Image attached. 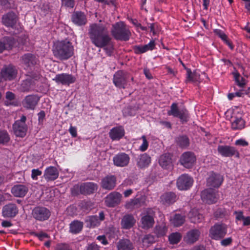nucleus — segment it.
<instances>
[{
	"label": "nucleus",
	"mask_w": 250,
	"mask_h": 250,
	"mask_svg": "<svg viewBox=\"0 0 250 250\" xmlns=\"http://www.w3.org/2000/svg\"><path fill=\"white\" fill-rule=\"evenodd\" d=\"M88 35L92 43L96 47L103 48L108 55L110 56L113 50L107 28L102 24L93 23L89 26Z\"/></svg>",
	"instance_id": "nucleus-1"
},
{
	"label": "nucleus",
	"mask_w": 250,
	"mask_h": 250,
	"mask_svg": "<svg viewBox=\"0 0 250 250\" xmlns=\"http://www.w3.org/2000/svg\"><path fill=\"white\" fill-rule=\"evenodd\" d=\"M53 52L56 58L61 60H66L73 55L74 47L69 41H57L54 43Z\"/></svg>",
	"instance_id": "nucleus-2"
},
{
	"label": "nucleus",
	"mask_w": 250,
	"mask_h": 250,
	"mask_svg": "<svg viewBox=\"0 0 250 250\" xmlns=\"http://www.w3.org/2000/svg\"><path fill=\"white\" fill-rule=\"evenodd\" d=\"M111 33L116 40L123 41H128L131 35L128 27L123 21L113 24Z\"/></svg>",
	"instance_id": "nucleus-3"
},
{
	"label": "nucleus",
	"mask_w": 250,
	"mask_h": 250,
	"mask_svg": "<svg viewBox=\"0 0 250 250\" xmlns=\"http://www.w3.org/2000/svg\"><path fill=\"white\" fill-rule=\"evenodd\" d=\"M168 116H172L174 117L178 118L182 123H186L189 119L188 111L184 107L179 108L177 103H172L170 106V109L167 111Z\"/></svg>",
	"instance_id": "nucleus-4"
},
{
	"label": "nucleus",
	"mask_w": 250,
	"mask_h": 250,
	"mask_svg": "<svg viewBox=\"0 0 250 250\" xmlns=\"http://www.w3.org/2000/svg\"><path fill=\"white\" fill-rule=\"evenodd\" d=\"M209 237L219 240L224 238L227 233V227L224 224H215L209 229Z\"/></svg>",
	"instance_id": "nucleus-5"
},
{
	"label": "nucleus",
	"mask_w": 250,
	"mask_h": 250,
	"mask_svg": "<svg viewBox=\"0 0 250 250\" xmlns=\"http://www.w3.org/2000/svg\"><path fill=\"white\" fill-rule=\"evenodd\" d=\"M129 79V76L126 72L119 70L114 75L113 82L117 87L125 89L127 87Z\"/></svg>",
	"instance_id": "nucleus-6"
},
{
	"label": "nucleus",
	"mask_w": 250,
	"mask_h": 250,
	"mask_svg": "<svg viewBox=\"0 0 250 250\" xmlns=\"http://www.w3.org/2000/svg\"><path fill=\"white\" fill-rule=\"evenodd\" d=\"M18 73V69L12 64L5 65L0 70V74L5 81H11L16 79Z\"/></svg>",
	"instance_id": "nucleus-7"
},
{
	"label": "nucleus",
	"mask_w": 250,
	"mask_h": 250,
	"mask_svg": "<svg viewBox=\"0 0 250 250\" xmlns=\"http://www.w3.org/2000/svg\"><path fill=\"white\" fill-rule=\"evenodd\" d=\"M32 215L37 221L42 222L49 219L51 215V212L50 210L45 207L38 206L33 209Z\"/></svg>",
	"instance_id": "nucleus-8"
},
{
	"label": "nucleus",
	"mask_w": 250,
	"mask_h": 250,
	"mask_svg": "<svg viewBox=\"0 0 250 250\" xmlns=\"http://www.w3.org/2000/svg\"><path fill=\"white\" fill-rule=\"evenodd\" d=\"M26 117L23 115L20 120L16 121L13 125L14 134L18 137H23L27 130V126L25 124Z\"/></svg>",
	"instance_id": "nucleus-9"
},
{
	"label": "nucleus",
	"mask_w": 250,
	"mask_h": 250,
	"mask_svg": "<svg viewBox=\"0 0 250 250\" xmlns=\"http://www.w3.org/2000/svg\"><path fill=\"white\" fill-rule=\"evenodd\" d=\"M217 192V190L211 188L206 189L201 192V198L208 204L215 203L218 199Z\"/></svg>",
	"instance_id": "nucleus-10"
},
{
	"label": "nucleus",
	"mask_w": 250,
	"mask_h": 250,
	"mask_svg": "<svg viewBox=\"0 0 250 250\" xmlns=\"http://www.w3.org/2000/svg\"><path fill=\"white\" fill-rule=\"evenodd\" d=\"M196 160V156L193 152L187 151L182 154L180 162L185 167L189 168L193 166Z\"/></svg>",
	"instance_id": "nucleus-11"
},
{
	"label": "nucleus",
	"mask_w": 250,
	"mask_h": 250,
	"mask_svg": "<svg viewBox=\"0 0 250 250\" xmlns=\"http://www.w3.org/2000/svg\"><path fill=\"white\" fill-rule=\"evenodd\" d=\"M193 179L188 175H181L177 180V187L179 190H187L192 185Z\"/></svg>",
	"instance_id": "nucleus-12"
},
{
	"label": "nucleus",
	"mask_w": 250,
	"mask_h": 250,
	"mask_svg": "<svg viewBox=\"0 0 250 250\" xmlns=\"http://www.w3.org/2000/svg\"><path fill=\"white\" fill-rule=\"evenodd\" d=\"M223 180L222 175L211 172L207 179V185L209 187L218 188L221 185Z\"/></svg>",
	"instance_id": "nucleus-13"
},
{
	"label": "nucleus",
	"mask_w": 250,
	"mask_h": 250,
	"mask_svg": "<svg viewBox=\"0 0 250 250\" xmlns=\"http://www.w3.org/2000/svg\"><path fill=\"white\" fill-rule=\"evenodd\" d=\"M122 197V194L119 192H111L105 198V204L108 207H114L120 203Z\"/></svg>",
	"instance_id": "nucleus-14"
},
{
	"label": "nucleus",
	"mask_w": 250,
	"mask_h": 250,
	"mask_svg": "<svg viewBox=\"0 0 250 250\" xmlns=\"http://www.w3.org/2000/svg\"><path fill=\"white\" fill-rule=\"evenodd\" d=\"M53 80L58 84L68 86L75 82L76 78L71 74L62 73L56 75Z\"/></svg>",
	"instance_id": "nucleus-15"
},
{
	"label": "nucleus",
	"mask_w": 250,
	"mask_h": 250,
	"mask_svg": "<svg viewBox=\"0 0 250 250\" xmlns=\"http://www.w3.org/2000/svg\"><path fill=\"white\" fill-rule=\"evenodd\" d=\"M18 208L14 203H8L4 206L2 209V215L4 218H14L18 214Z\"/></svg>",
	"instance_id": "nucleus-16"
},
{
	"label": "nucleus",
	"mask_w": 250,
	"mask_h": 250,
	"mask_svg": "<svg viewBox=\"0 0 250 250\" xmlns=\"http://www.w3.org/2000/svg\"><path fill=\"white\" fill-rule=\"evenodd\" d=\"M130 161L129 155L125 152H120L113 157V164L118 167L127 166Z\"/></svg>",
	"instance_id": "nucleus-17"
},
{
	"label": "nucleus",
	"mask_w": 250,
	"mask_h": 250,
	"mask_svg": "<svg viewBox=\"0 0 250 250\" xmlns=\"http://www.w3.org/2000/svg\"><path fill=\"white\" fill-rule=\"evenodd\" d=\"M16 41L13 37L6 36L0 40V53L4 50H9L15 46Z\"/></svg>",
	"instance_id": "nucleus-18"
},
{
	"label": "nucleus",
	"mask_w": 250,
	"mask_h": 250,
	"mask_svg": "<svg viewBox=\"0 0 250 250\" xmlns=\"http://www.w3.org/2000/svg\"><path fill=\"white\" fill-rule=\"evenodd\" d=\"M116 177L114 175H107L102 179L101 187L106 190H112L116 187Z\"/></svg>",
	"instance_id": "nucleus-19"
},
{
	"label": "nucleus",
	"mask_w": 250,
	"mask_h": 250,
	"mask_svg": "<svg viewBox=\"0 0 250 250\" xmlns=\"http://www.w3.org/2000/svg\"><path fill=\"white\" fill-rule=\"evenodd\" d=\"M21 60L22 64L27 69L35 66L38 62L37 57L31 53L25 54L21 57Z\"/></svg>",
	"instance_id": "nucleus-20"
},
{
	"label": "nucleus",
	"mask_w": 250,
	"mask_h": 250,
	"mask_svg": "<svg viewBox=\"0 0 250 250\" xmlns=\"http://www.w3.org/2000/svg\"><path fill=\"white\" fill-rule=\"evenodd\" d=\"M39 100L40 98L38 96L36 95H29L25 97L22 102V104L26 108L34 110L38 104Z\"/></svg>",
	"instance_id": "nucleus-21"
},
{
	"label": "nucleus",
	"mask_w": 250,
	"mask_h": 250,
	"mask_svg": "<svg viewBox=\"0 0 250 250\" xmlns=\"http://www.w3.org/2000/svg\"><path fill=\"white\" fill-rule=\"evenodd\" d=\"M12 194L16 197H23L28 191V187L23 184L14 185L11 190Z\"/></svg>",
	"instance_id": "nucleus-22"
},
{
	"label": "nucleus",
	"mask_w": 250,
	"mask_h": 250,
	"mask_svg": "<svg viewBox=\"0 0 250 250\" xmlns=\"http://www.w3.org/2000/svg\"><path fill=\"white\" fill-rule=\"evenodd\" d=\"M98 187L96 183L93 182L84 183L81 185L80 191L82 194H90L97 190Z\"/></svg>",
	"instance_id": "nucleus-23"
},
{
	"label": "nucleus",
	"mask_w": 250,
	"mask_h": 250,
	"mask_svg": "<svg viewBox=\"0 0 250 250\" xmlns=\"http://www.w3.org/2000/svg\"><path fill=\"white\" fill-rule=\"evenodd\" d=\"M72 22L78 26L84 25L87 22L86 16L83 12L75 11L72 15Z\"/></svg>",
	"instance_id": "nucleus-24"
},
{
	"label": "nucleus",
	"mask_w": 250,
	"mask_h": 250,
	"mask_svg": "<svg viewBox=\"0 0 250 250\" xmlns=\"http://www.w3.org/2000/svg\"><path fill=\"white\" fill-rule=\"evenodd\" d=\"M218 152L224 157H231L236 154L239 156V153L234 147L229 146H219L217 148Z\"/></svg>",
	"instance_id": "nucleus-25"
},
{
	"label": "nucleus",
	"mask_w": 250,
	"mask_h": 250,
	"mask_svg": "<svg viewBox=\"0 0 250 250\" xmlns=\"http://www.w3.org/2000/svg\"><path fill=\"white\" fill-rule=\"evenodd\" d=\"M2 23L7 27L14 28L17 21V18L15 13L9 12L2 17Z\"/></svg>",
	"instance_id": "nucleus-26"
},
{
	"label": "nucleus",
	"mask_w": 250,
	"mask_h": 250,
	"mask_svg": "<svg viewBox=\"0 0 250 250\" xmlns=\"http://www.w3.org/2000/svg\"><path fill=\"white\" fill-rule=\"evenodd\" d=\"M137 166L140 168H144L149 166L151 162L150 157L146 153L140 155L136 159Z\"/></svg>",
	"instance_id": "nucleus-27"
},
{
	"label": "nucleus",
	"mask_w": 250,
	"mask_h": 250,
	"mask_svg": "<svg viewBox=\"0 0 250 250\" xmlns=\"http://www.w3.org/2000/svg\"><path fill=\"white\" fill-rule=\"evenodd\" d=\"M39 78L40 76L38 75L33 79L28 78L23 80L21 84L20 90L23 92L29 91L31 90L35 84V81L37 80Z\"/></svg>",
	"instance_id": "nucleus-28"
},
{
	"label": "nucleus",
	"mask_w": 250,
	"mask_h": 250,
	"mask_svg": "<svg viewBox=\"0 0 250 250\" xmlns=\"http://www.w3.org/2000/svg\"><path fill=\"white\" fill-rule=\"evenodd\" d=\"M59 171L54 167H49L46 168L44 173V177L47 181H54L59 176Z\"/></svg>",
	"instance_id": "nucleus-29"
},
{
	"label": "nucleus",
	"mask_w": 250,
	"mask_h": 250,
	"mask_svg": "<svg viewBox=\"0 0 250 250\" xmlns=\"http://www.w3.org/2000/svg\"><path fill=\"white\" fill-rule=\"evenodd\" d=\"M125 134V130L122 126H116L112 128L109 132L110 138L113 140H119Z\"/></svg>",
	"instance_id": "nucleus-30"
},
{
	"label": "nucleus",
	"mask_w": 250,
	"mask_h": 250,
	"mask_svg": "<svg viewBox=\"0 0 250 250\" xmlns=\"http://www.w3.org/2000/svg\"><path fill=\"white\" fill-rule=\"evenodd\" d=\"M201 232L197 229H193L188 231L185 237L186 241L189 244H193L199 239Z\"/></svg>",
	"instance_id": "nucleus-31"
},
{
	"label": "nucleus",
	"mask_w": 250,
	"mask_h": 250,
	"mask_svg": "<svg viewBox=\"0 0 250 250\" xmlns=\"http://www.w3.org/2000/svg\"><path fill=\"white\" fill-rule=\"evenodd\" d=\"M136 220L132 215H125L121 220V225L124 229H129L135 224Z\"/></svg>",
	"instance_id": "nucleus-32"
},
{
	"label": "nucleus",
	"mask_w": 250,
	"mask_h": 250,
	"mask_svg": "<svg viewBox=\"0 0 250 250\" xmlns=\"http://www.w3.org/2000/svg\"><path fill=\"white\" fill-rule=\"evenodd\" d=\"M159 165L165 169H169L172 167V160L169 154L161 155L159 159Z\"/></svg>",
	"instance_id": "nucleus-33"
},
{
	"label": "nucleus",
	"mask_w": 250,
	"mask_h": 250,
	"mask_svg": "<svg viewBox=\"0 0 250 250\" xmlns=\"http://www.w3.org/2000/svg\"><path fill=\"white\" fill-rule=\"evenodd\" d=\"M155 46V42L154 41H150V42L147 44L135 46L134 51L136 54L144 53L147 51L153 50Z\"/></svg>",
	"instance_id": "nucleus-34"
},
{
	"label": "nucleus",
	"mask_w": 250,
	"mask_h": 250,
	"mask_svg": "<svg viewBox=\"0 0 250 250\" xmlns=\"http://www.w3.org/2000/svg\"><path fill=\"white\" fill-rule=\"evenodd\" d=\"M188 219L191 222L197 223L201 222L203 219V216L200 213L197 209L193 208L189 212L188 215Z\"/></svg>",
	"instance_id": "nucleus-35"
},
{
	"label": "nucleus",
	"mask_w": 250,
	"mask_h": 250,
	"mask_svg": "<svg viewBox=\"0 0 250 250\" xmlns=\"http://www.w3.org/2000/svg\"><path fill=\"white\" fill-rule=\"evenodd\" d=\"M161 199L164 204L170 205L177 200V196L173 192H167L161 196Z\"/></svg>",
	"instance_id": "nucleus-36"
},
{
	"label": "nucleus",
	"mask_w": 250,
	"mask_h": 250,
	"mask_svg": "<svg viewBox=\"0 0 250 250\" xmlns=\"http://www.w3.org/2000/svg\"><path fill=\"white\" fill-rule=\"evenodd\" d=\"M83 223L78 220L72 221L69 225V232L72 234H78L83 229Z\"/></svg>",
	"instance_id": "nucleus-37"
},
{
	"label": "nucleus",
	"mask_w": 250,
	"mask_h": 250,
	"mask_svg": "<svg viewBox=\"0 0 250 250\" xmlns=\"http://www.w3.org/2000/svg\"><path fill=\"white\" fill-rule=\"evenodd\" d=\"M118 250H132L133 246L131 241L127 239H123L119 241L117 244Z\"/></svg>",
	"instance_id": "nucleus-38"
},
{
	"label": "nucleus",
	"mask_w": 250,
	"mask_h": 250,
	"mask_svg": "<svg viewBox=\"0 0 250 250\" xmlns=\"http://www.w3.org/2000/svg\"><path fill=\"white\" fill-rule=\"evenodd\" d=\"M185 221V217L180 214H175L171 216L170 221L175 227H179L182 225Z\"/></svg>",
	"instance_id": "nucleus-39"
},
{
	"label": "nucleus",
	"mask_w": 250,
	"mask_h": 250,
	"mask_svg": "<svg viewBox=\"0 0 250 250\" xmlns=\"http://www.w3.org/2000/svg\"><path fill=\"white\" fill-rule=\"evenodd\" d=\"M177 145L183 148H187L189 145V140L186 135H180L175 139Z\"/></svg>",
	"instance_id": "nucleus-40"
},
{
	"label": "nucleus",
	"mask_w": 250,
	"mask_h": 250,
	"mask_svg": "<svg viewBox=\"0 0 250 250\" xmlns=\"http://www.w3.org/2000/svg\"><path fill=\"white\" fill-rule=\"evenodd\" d=\"M200 80L199 73L196 72H192L189 69H187L186 83H195L199 82Z\"/></svg>",
	"instance_id": "nucleus-41"
},
{
	"label": "nucleus",
	"mask_w": 250,
	"mask_h": 250,
	"mask_svg": "<svg viewBox=\"0 0 250 250\" xmlns=\"http://www.w3.org/2000/svg\"><path fill=\"white\" fill-rule=\"evenodd\" d=\"M141 222L143 228L145 229H147L152 227L154 223L153 217L148 214L142 217Z\"/></svg>",
	"instance_id": "nucleus-42"
},
{
	"label": "nucleus",
	"mask_w": 250,
	"mask_h": 250,
	"mask_svg": "<svg viewBox=\"0 0 250 250\" xmlns=\"http://www.w3.org/2000/svg\"><path fill=\"white\" fill-rule=\"evenodd\" d=\"M182 238V235L179 232H173L169 235L168 240L170 244H176L179 243Z\"/></svg>",
	"instance_id": "nucleus-43"
},
{
	"label": "nucleus",
	"mask_w": 250,
	"mask_h": 250,
	"mask_svg": "<svg viewBox=\"0 0 250 250\" xmlns=\"http://www.w3.org/2000/svg\"><path fill=\"white\" fill-rule=\"evenodd\" d=\"M86 222L88 223V225L89 227L98 226L101 223L98 218V216L97 215L89 216L88 219H87Z\"/></svg>",
	"instance_id": "nucleus-44"
},
{
	"label": "nucleus",
	"mask_w": 250,
	"mask_h": 250,
	"mask_svg": "<svg viewBox=\"0 0 250 250\" xmlns=\"http://www.w3.org/2000/svg\"><path fill=\"white\" fill-rule=\"evenodd\" d=\"M141 206V199L139 198H135L131 199L126 203L125 207L128 209H132L138 208Z\"/></svg>",
	"instance_id": "nucleus-45"
},
{
	"label": "nucleus",
	"mask_w": 250,
	"mask_h": 250,
	"mask_svg": "<svg viewBox=\"0 0 250 250\" xmlns=\"http://www.w3.org/2000/svg\"><path fill=\"white\" fill-rule=\"evenodd\" d=\"M244 127V121L241 118H237L233 121L231 123V127L233 129H241Z\"/></svg>",
	"instance_id": "nucleus-46"
},
{
	"label": "nucleus",
	"mask_w": 250,
	"mask_h": 250,
	"mask_svg": "<svg viewBox=\"0 0 250 250\" xmlns=\"http://www.w3.org/2000/svg\"><path fill=\"white\" fill-rule=\"evenodd\" d=\"M167 230L165 225L157 226L155 228V233L158 237H160L165 235Z\"/></svg>",
	"instance_id": "nucleus-47"
},
{
	"label": "nucleus",
	"mask_w": 250,
	"mask_h": 250,
	"mask_svg": "<svg viewBox=\"0 0 250 250\" xmlns=\"http://www.w3.org/2000/svg\"><path fill=\"white\" fill-rule=\"evenodd\" d=\"M10 136L7 131H0V144L5 145L10 141Z\"/></svg>",
	"instance_id": "nucleus-48"
},
{
	"label": "nucleus",
	"mask_w": 250,
	"mask_h": 250,
	"mask_svg": "<svg viewBox=\"0 0 250 250\" xmlns=\"http://www.w3.org/2000/svg\"><path fill=\"white\" fill-rule=\"evenodd\" d=\"M155 241L154 237L151 234H147L144 236L143 239L144 246L148 247L149 245L152 244Z\"/></svg>",
	"instance_id": "nucleus-49"
},
{
	"label": "nucleus",
	"mask_w": 250,
	"mask_h": 250,
	"mask_svg": "<svg viewBox=\"0 0 250 250\" xmlns=\"http://www.w3.org/2000/svg\"><path fill=\"white\" fill-rule=\"evenodd\" d=\"M140 139L142 140L143 142L139 146V150L142 152H144L147 149L149 143L146 139V136L145 135H143Z\"/></svg>",
	"instance_id": "nucleus-50"
},
{
	"label": "nucleus",
	"mask_w": 250,
	"mask_h": 250,
	"mask_svg": "<svg viewBox=\"0 0 250 250\" xmlns=\"http://www.w3.org/2000/svg\"><path fill=\"white\" fill-rule=\"evenodd\" d=\"M233 75L237 84L240 87H243L245 84L244 79L237 72L233 73Z\"/></svg>",
	"instance_id": "nucleus-51"
},
{
	"label": "nucleus",
	"mask_w": 250,
	"mask_h": 250,
	"mask_svg": "<svg viewBox=\"0 0 250 250\" xmlns=\"http://www.w3.org/2000/svg\"><path fill=\"white\" fill-rule=\"evenodd\" d=\"M62 6L66 7L73 8L74 6L75 1L74 0H62Z\"/></svg>",
	"instance_id": "nucleus-52"
},
{
	"label": "nucleus",
	"mask_w": 250,
	"mask_h": 250,
	"mask_svg": "<svg viewBox=\"0 0 250 250\" xmlns=\"http://www.w3.org/2000/svg\"><path fill=\"white\" fill-rule=\"evenodd\" d=\"M42 172L39 169H33L32 170L31 177L33 180H37L38 176H40Z\"/></svg>",
	"instance_id": "nucleus-53"
},
{
	"label": "nucleus",
	"mask_w": 250,
	"mask_h": 250,
	"mask_svg": "<svg viewBox=\"0 0 250 250\" xmlns=\"http://www.w3.org/2000/svg\"><path fill=\"white\" fill-rule=\"evenodd\" d=\"M55 250H72L70 247L65 244H59L55 248Z\"/></svg>",
	"instance_id": "nucleus-54"
},
{
	"label": "nucleus",
	"mask_w": 250,
	"mask_h": 250,
	"mask_svg": "<svg viewBox=\"0 0 250 250\" xmlns=\"http://www.w3.org/2000/svg\"><path fill=\"white\" fill-rule=\"evenodd\" d=\"M232 242L231 237H228L221 240L220 244L222 246L227 247L229 246Z\"/></svg>",
	"instance_id": "nucleus-55"
},
{
	"label": "nucleus",
	"mask_w": 250,
	"mask_h": 250,
	"mask_svg": "<svg viewBox=\"0 0 250 250\" xmlns=\"http://www.w3.org/2000/svg\"><path fill=\"white\" fill-rule=\"evenodd\" d=\"M15 98V94L11 92L8 91L6 93V98L7 100L10 101V102L8 103V102H6V104L8 105L11 104V101L13 100Z\"/></svg>",
	"instance_id": "nucleus-56"
},
{
	"label": "nucleus",
	"mask_w": 250,
	"mask_h": 250,
	"mask_svg": "<svg viewBox=\"0 0 250 250\" xmlns=\"http://www.w3.org/2000/svg\"><path fill=\"white\" fill-rule=\"evenodd\" d=\"M215 33L216 35H217L223 41L224 40H226L227 39V35L223 32L222 30L220 29H216L215 30Z\"/></svg>",
	"instance_id": "nucleus-57"
},
{
	"label": "nucleus",
	"mask_w": 250,
	"mask_h": 250,
	"mask_svg": "<svg viewBox=\"0 0 250 250\" xmlns=\"http://www.w3.org/2000/svg\"><path fill=\"white\" fill-rule=\"evenodd\" d=\"M235 214L236 215V220L237 221H241L243 222L245 216L243 215L242 211H235Z\"/></svg>",
	"instance_id": "nucleus-58"
},
{
	"label": "nucleus",
	"mask_w": 250,
	"mask_h": 250,
	"mask_svg": "<svg viewBox=\"0 0 250 250\" xmlns=\"http://www.w3.org/2000/svg\"><path fill=\"white\" fill-rule=\"evenodd\" d=\"M235 144L237 146H248V143L245 140L241 139L237 140L235 141Z\"/></svg>",
	"instance_id": "nucleus-59"
},
{
	"label": "nucleus",
	"mask_w": 250,
	"mask_h": 250,
	"mask_svg": "<svg viewBox=\"0 0 250 250\" xmlns=\"http://www.w3.org/2000/svg\"><path fill=\"white\" fill-rule=\"evenodd\" d=\"M69 131L72 137H76L77 135V128L75 126L71 125L69 129Z\"/></svg>",
	"instance_id": "nucleus-60"
},
{
	"label": "nucleus",
	"mask_w": 250,
	"mask_h": 250,
	"mask_svg": "<svg viewBox=\"0 0 250 250\" xmlns=\"http://www.w3.org/2000/svg\"><path fill=\"white\" fill-rule=\"evenodd\" d=\"M45 116V114L43 111H41L38 114V121L40 124H41L43 122Z\"/></svg>",
	"instance_id": "nucleus-61"
},
{
	"label": "nucleus",
	"mask_w": 250,
	"mask_h": 250,
	"mask_svg": "<svg viewBox=\"0 0 250 250\" xmlns=\"http://www.w3.org/2000/svg\"><path fill=\"white\" fill-rule=\"evenodd\" d=\"M97 239L101 242V243L104 245H106L108 244L107 241L104 235H99L97 237Z\"/></svg>",
	"instance_id": "nucleus-62"
},
{
	"label": "nucleus",
	"mask_w": 250,
	"mask_h": 250,
	"mask_svg": "<svg viewBox=\"0 0 250 250\" xmlns=\"http://www.w3.org/2000/svg\"><path fill=\"white\" fill-rule=\"evenodd\" d=\"M87 250H100L99 247L95 243H91L88 245Z\"/></svg>",
	"instance_id": "nucleus-63"
},
{
	"label": "nucleus",
	"mask_w": 250,
	"mask_h": 250,
	"mask_svg": "<svg viewBox=\"0 0 250 250\" xmlns=\"http://www.w3.org/2000/svg\"><path fill=\"white\" fill-rule=\"evenodd\" d=\"M160 125H161L164 127L167 128H171V124L169 122L166 121H161L160 122Z\"/></svg>",
	"instance_id": "nucleus-64"
}]
</instances>
